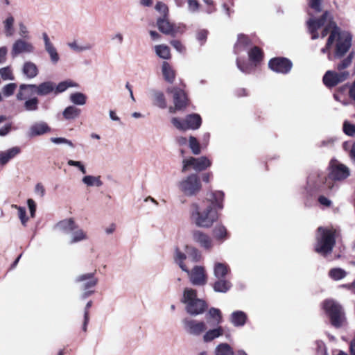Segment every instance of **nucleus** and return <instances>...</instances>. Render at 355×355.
<instances>
[{"label": "nucleus", "mask_w": 355, "mask_h": 355, "mask_svg": "<svg viewBox=\"0 0 355 355\" xmlns=\"http://www.w3.org/2000/svg\"><path fill=\"white\" fill-rule=\"evenodd\" d=\"M231 283L224 279H218L214 284L216 292L226 293L231 288Z\"/></svg>", "instance_id": "40"}, {"label": "nucleus", "mask_w": 355, "mask_h": 355, "mask_svg": "<svg viewBox=\"0 0 355 355\" xmlns=\"http://www.w3.org/2000/svg\"><path fill=\"white\" fill-rule=\"evenodd\" d=\"M170 44L178 52H179L180 53L185 52L184 46L179 40H171L170 42Z\"/></svg>", "instance_id": "58"}, {"label": "nucleus", "mask_w": 355, "mask_h": 355, "mask_svg": "<svg viewBox=\"0 0 355 355\" xmlns=\"http://www.w3.org/2000/svg\"><path fill=\"white\" fill-rule=\"evenodd\" d=\"M171 123L179 130L185 131L187 130H197L202 123L201 117L198 114H191L186 116L184 119L178 117H173Z\"/></svg>", "instance_id": "11"}, {"label": "nucleus", "mask_w": 355, "mask_h": 355, "mask_svg": "<svg viewBox=\"0 0 355 355\" xmlns=\"http://www.w3.org/2000/svg\"><path fill=\"white\" fill-rule=\"evenodd\" d=\"M184 329L190 335L198 336L205 334L207 330V324L204 321L184 318L182 320Z\"/></svg>", "instance_id": "13"}, {"label": "nucleus", "mask_w": 355, "mask_h": 355, "mask_svg": "<svg viewBox=\"0 0 355 355\" xmlns=\"http://www.w3.org/2000/svg\"><path fill=\"white\" fill-rule=\"evenodd\" d=\"M323 308L334 327H340L344 324L345 320L344 312L338 303L332 300H327L324 302Z\"/></svg>", "instance_id": "9"}, {"label": "nucleus", "mask_w": 355, "mask_h": 355, "mask_svg": "<svg viewBox=\"0 0 355 355\" xmlns=\"http://www.w3.org/2000/svg\"><path fill=\"white\" fill-rule=\"evenodd\" d=\"M214 239L219 243H223L228 238V233L226 227L221 224L214 227L212 230Z\"/></svg>", "instance_id": "30"}, {"label": "nucleus", "mask_w": 355, "mask_h": 355, "mask_svg": "<svg viewBox=\"0 0 355 355\" xmlns=\"http://www.w3.org/2000/svg\"><path fill=\"white\" fill-rule=\"evenodd\" d=\"M42 38L44 43V49L49 55L51 61L53 64H56L59 60L60 56L57 52L55 47L53 44L51 42L48 35L46 33H42Z\"/></svg>", "instance_id": "23"}, {"label": "nucleus", "mask_w": 355, "mask_h": 355, "mask_svg": "<svg viewBox=\"0 0 355 355\" xmlns=\"http://www.w3.org/2000/svg\"><path fill=\"white\" fill-rule=\"evenodd\" d=\"M51 141L55 144H66L71 148H74L72 141L64 137H51Z\"/></svg>", "instance_id": "55"}, {"label": "nucleus", "mask_w": 355, "mask_h": 355, "mask_svg": "<svg viewBox=\"0 0 355 355\" xmlns=\"http://www.w3.org/2000/svg\"><path fill=\"white\" fill-rule=\"evenodd\" d=\"M67 164L70 166L76 167L83 174H85L87 173L86 167L85 164L80 161H75L73 159H69L67 161Z\"/></svg>", "instance_id": "53"}, {"label": "nucleus", "mask_w": 355, "mask_h": 355, "mask_svg": "<svg viewBox=\"0 0 355 355\" xmlns=\"http://www.w3.org/2000/svg\"><path fill=\"white\" fill-rule=\"evenodd\" d=\"M215 355H234V352L227 343H220L215 349Z\"/></svg>", "instance_id": "43"}, {"label": "nucleus", "mask_w": 355, "mask_h": 355, "mask_svg": "<svg viewBox=\"0 0 355 355\" xmlns=\"http://www.w3.org/2000/svg\"><path fill=\"white\" fill-rule=\"evenodd\" d=\"M189 146L194 155H199L200 153V144L196 137L193 136L189 137Z\"/></svg>", "instance_id": "48"}, {"label": "nucleus", "mask_w": 355, "mask_h": 355, "mask_svg": "<svg viewBox=\"0 0 355 355\" xmlns=\"http://www.w3.org/2000/svg\"><path fill=\"white\" fill-rule=\"evenodd\" d=\"M24 109L27 112H35L39 107V99L37 97H32L24 100Z\"/></svg>", "instance_id": "35"}, {"label": "nucleus", "mask_w": 355, "mask_h": 355, "mask_svg": "<svg viewBox=\"0 0 355 355\" xmlns=\"http://www.w3.org/2000/svg\"><path fill=\"white\" fill-rule=\"evenodd\" d=\"M0 76L1 78L5 80H14L15 76L13 74V71L10 67H2L0 69Z\"/></svg>", "instance_id": "45"}, {"label": "nucleus", "mask_w": 355, "mask_h": 355, "mask_svg": "<svg viewBox=\"0 0 355 355\" xmlns=\"http://www.w3.org/2000/svg\"><path fill=\"white\" fill-rule=\"evenodd\" d=\"M209 316L213 319L216 324H220L223 322V317L220 311L216 308H211L208 313Z\"/></svg>", "instance_id": "46"}, {"label": "nucleus", "mask_w": 355, "mask_h": 355, "mask_svg": "<svg viewBox=\"0 0 355 355\" xmlns=\"http://www.w3.org/2000/svg\"><path fill=\"white\" fill-rule=\"evenodd\" d=\"M315 349L318 355H328L325 343L322 340H316L314 343Z\"/></svg>", "instance_id": "50"}, {"label": "nucleus", "mask_w": 355, "mask_h": 355, "mask_svg": "<svg viewBox=\"0 0 355 355\" xmlns=\"http://www.w3.org/2000/svg\"><path fill=\"white\" fill-rule=\"evenodd\" d=\"M78 85L71 80H67L60 83L57 86L55 85V93L58 94L64 92L69 87H77Z\"/></svg>", "instance_id": "44"}, {"label": "nucleus", "mask_w": 355, "mask_h": 355, "mask_svg": "<svg viewBox=\"0 0 355 355\" xmlns=\"http://www.w3.org/2000/svg\"><path fill=\"white\" fill-rule=\"evenodd\" d=\"M329 173L328 178L325 177L323 183L329 189H332L334 183L331 180L342 182L347 179L351 175L349 168L337 159H331L329 166Z\"/></svg>", "instance_id": "6"}, {"label": "nucleus", "mask_w": 355, "mask_h": 355, "mask_svg": "<svg viewBox=\"0 0 355 355\" xmlns=\"http://www.w3.org/2000/svg\"><path fill=\"white\" fill-rule=\"evenodd\" d=\"M111 40L118 44H121L123 42L124 37L121 33L116 32L112 36Z\"/></svg>", "instance_id": "60"}, {"label": "nucleus", "mask_w": 355, "mask_h": 355, "mask_svg": "<svg viewBox=\"0 0 355 355\" xmlns=\"http://www.w3.org/2000/svg\"><path fill=\"white\" fill-rule=\"evenodd\" d=\"M155 51L156 55L162 59L168 60L171 58L170 49L165 44L155 46Z\"/></svg>", "instance_id": "38"}, {"label": "nucleus", "mask_w": 355, "mask_h": 355, "mask_svg": "<svg viewBox=\"0 0 355 355\" xmlns=\"http://www.w3.org/2000/svg\"><path fill=\"white\" fill-rule=\"evenodd\" d=\"M81 110L73 105L67 107L63 112V116L67 120H73L80 115Z\"/></svg>", "instance_id": "32"}, {"label": "nucleus", "mask_w": 355, "mask_h": 355, "mask_svg": "<svg viewBox=\"0 0 355 355\" xmlns=\"http://www.w3.org/2000/svg\"><path fill=\"white\" fill-rule=\"evenodd\" d=\"M82 182L87 187H100L103 185V182L100 176H94L92 175H85L82 178Z\"/></svg>", "instance_id": "33"}, {"label": "nucleus", "mask_w": 355, "mask_h": 355, "mask_svg": "<svg viewBox=\"0 0 355 355\" xmlns=\"http://www.w3.org/2000/svg\"><path fill=\"white\" fill-rule=\"evenodd\" d=\"M76 225V223L73 218H67L58 223L55 227L58 230L69 235L71 232L75 228Z\"/></svg>", "instance_id": "28"}, {"label": "nucleus", "mask_w": 355, "mask_h": 355, "mask_svg": "<svg viewBox=\"0 0 355 355\" xmlns=\"http://www.w3.org/2000/svg\"><path fill=\"white\" fill-rule=\"evenodd\" d=\"M70 101L76 105H84L87 102V96L82 92H74L69 96Z\"/></svg>", "instance_id": "39"}, {"label": "nucleus", "mask_w": 355, "mask_h": 355, "mask_svg": "<svg viewBox=\"0 0 355 355\" xmlns=\"http://www.w3.org/2000/svg\"><path fill=\"white\" fill-rule=\"evenodd\" d=\"M248 320L247 314L243 311H234L230 315V322L235 327H243Z\"/></svg>", "instance_id": "25"}, {"label": "nucleus", "mask_w": 355, "mask_h": 355, "mask_svg": "<svg viewBox=\"0 0 355 355\" xmlns=\"http://www.w3.org/2000/svg\"><path fill=\"white\" fill-rule=\"evenodd\" d=\"M21 152V147L17 146L5 150L0 151V165L5 166L10 161L18 156Z\"/></svg>", "instance_id": "21"}, {"label": "nucleus", "mask_w": 355, "mask_h": 355, "mask_svg": "<svg viewBox=\"0 0 355 355\" xmlns=\"http://www.w3.org/2000/svg\"><path fill=\"white\" fill-rule=\"evenodd\" d=\"M347 272L340 268H334L329 271V276L334 281H339L345 278Z\"/></svg>", "instance_id": "42"}, {"label": "nucleus", "mask_w": 355, "mask_h": 355, "mask_svg": "<svg viewBox=\"0 0 355 355\" xmlns=\"http://www.w3.org/2000/svg\"><path fill=\"white\" fill-rule=\"evenodd\" d=\"M186 258V254L182 252L179 248L175 250L174 261L183 271H187V267L184 263V261Z\"/></svg>", "instance_id": "37"}, {"label": "nucleus", "mask_w": 355, "mask_h": 355, "mask_svg": "<svg viewBox=\"0 0 355 355\" xmlns=\"http://www.w3.org/2000/svg\"><path fill=\"white\" fill-rule=\"evenodd\" d=\"M34 50L33 44L23 40H17L12 45L11 55L13 58L23 53H31Z\"/></svg>", "instance_id": "18"}, {"label": "nucleus", "mask_w": 355, "mask_h": 355, "mask_svg": "<svg viewBox=\"0 0 355 355\" xmlns=\"http://www.w3.org/2000/svg\"><path fill=\"white\" fill-rule=\"evenodd\" d=\"M69 244H74L82 241H85L89 239V235L87 232L83 229L79 227L76 224L75 228L71 232L69 235Z\"/></svg>", "instance_id": "22"}, {"label": "nucleus", "mask_w": 355, "mask_h": 355, "mask_svg": "<svg viewBox=\"0 0 355 355\" xmlns=\"http://www.w3.org/2000/svg\"><path fill=\"white\" fill-rule=\"evenodd\" d=\"M13 207L18 210V214H19L20 220H21V223L24 225L28 220V218L26 216V209L24 207H19L17 205H14Z\"/></svg>", "instance_id": "56"}, {"label": "nucleus", "mask_w": 355, "mask_h": 355, "mask_svg": "<svg viewBox=\"0 0 355 355\" xmlns=\"http://www.w3.org/2000/svg\"><path fill=\"white\" fill-rule=\"evenodd\" d=\"M211 164V162L206 157L202 156L198 158L191 157L183 160L182 171H186L191 167L196 171H201L210 166Z\"/></svg>", "instance_id": "14"}, {"label": "nucleus", "mask_w": 355, "mask_h": 355, "mask_svg": "<svg viewBox=\"0 0 355 355\" xmlns=\"http://www.w3.org/2000/svg\"><path fill=\"white\" fill-rule=\"evenodd\" d=\"M51 131V128L44 121H38L33 123L28 131L30 137L40 136Z\"/></svg>", "instance_id": "20"}, {"label": "nucleus", "mask_w": 355, "mask_h": 355, "mask_svg": "<svg viewBox=\"0 0 355 355\" xmlns=\"http://www.w3.org/2000/svg\"><path fill=\"white\" fill-rule=\"evenodd\" d=\"M5 32L7 36H11L13 34V24H14V18L12 16H9L6 18V19L3 21Z\"/></svg>", "instance_id": "49"}, {"label": "nucleus", "mask_w": 355, "mask_h": 355, "mask_svg": "<svg viewBox=\"0 0 355 355\" xmlns=\"http://www.w3.org/2000/svg\"><path fill=\"white\" fill-rule=\"evenodd\" d=\"M177 186L179 191L187 197L196 196L202 189L200 178L196 174L182 178L178 182Z\"/></svg>", "instance_id": "7"}, {"label": "nucleus", "mask_w": 355, "mask_h": 355, "mask_svg": "<svg viewBox=\"0 0 355 355\" xmlns=\"http://www.w3.org/2000/svg\"><path fill=\"white\" fill-rule=\"evenodd\" d=\"M17 87V85L16 83H8L3 87L2 93L6 97H9L15 93Z\"/></svg>", "instance_id": "51"}, {"label": "nucleus", "mask_w": 355, "mask_h": 355, "mask_svg": "<svg viewBox=\"0 0 355 355\" xmlns=\"http://www.w3.org/2000/svg\"><path fill=\"white\" fill-rule=\"evenodd\" d=\"M182 302L185 304L187 312L193 316L203 313L207 308L205 302L197 297L196 291L186 288L183 292Z\"/></svg>", "instance_id": "5"}, {"label": "nucleus", "mask_w": 355, "mask_h": 355, "mask_svg": "<svg viewBox=\"0 0 355 355\" xmlns=\"http://www.w3.org/2000/svg\"><path fill=\"white\" fill-rule=\"evenodd\" d=\"M75 281L80 284V288L83 291L80 295L83 300L86 299L94 293L93 288L98 282V278L95 277V272L80 275L76 278Z\"/></svg>", "instance_id": "10"}, {"label": "nucleus", "mask_w": 355, "mask_h": 355, "mask_svg": "<svg viewBox=\"0 0 355 355\" xmlns=\"http://www.w3.org/2000/svg\"><path fill=\"white\" fill-rule=\"evenodd\" d=\"M187 3L189 12L194 13L198 11L200 4L197 0H187Z\"/></svg>", "instance_id": "57"}, {"label": "nucleus", "mask_w": 355, "mask_h": 355, "mask_svg": "<svg viewBox=\"0 0 355 355\" xmlns=\"http://www.w3.org/2000/svg\"><path fill=\"white\" fill-rule=\"evenodd\" d=\"M322 0H309V6L316 12L321 11Z\"/></svg>", "instance_id": "59"}, {"label": "nucleus", "mask_w": 355, "mask_h": 355, "mask_svg": "<svg viewBox=\"0 0 355 355\" xmlns=\"http://www.w3.org/2000/svg\"><path fill=\"white\" fill-rule=\"evenodd\" d=\"M189 275L190 282L195 286H203L207 284V277L204 267L196 266L192 270L185 271Z\"/></svg>", "instance_id": "16"}, {"label": "nucleus", "mask_w": 355, "mask_h": 355, "mask_svg": "<svg viewBox=\"0 0 355 355\" xmlns=\"http://www.w3.org/2000/svg\"><path fill=\"white\" fill-rule=\"evenodd\" d=\"M150 97L154 105L162 109L166 107V100L162 92L153 89L150 91Z\"/></svg>", "instance_id": "27"}, {"label": "nucleus", "mask_w": 355, "mask_h": 355, "mask_svg": "<svg viewBox=\"0 0 355 355\" xmlns=\"http://www.w3.org/2000/svg\"><path fill=\"white\" fill-rule=\"evenodd\" d=\"M192 241L201 248L210 251L214 247V241L207 233L199 230H193L191 233Z\"/></svg>", "instance_id": "15"}, {"label": "nucleus", "mask_w": 355, "mask_h": 355, "mask_svg": "<svg viewBox=\"0 0 355 355\" xmlns=\"http://www.w3.org/2000/svg\"><path fill=\"white\" fill-rule=\"evenodd\" d=\"M166 92L168 94H172L174 107H169L171 113H175L176 110H180L184 108L187 105V97L184 92L180 88L171 87H168Z\"/></svg>", "instance_id": "12"}, {"label": "nucleus", "mask_w": 355, "mask_h": 355, "mask_svg": "<svg viewBox=\"0 0 355 355\" xmlns=\"http://www.w3.org/2000/svg\"><path fill=\"white\" fill-rule=\"evenodd\" d=\"M55 89V83L51 81L43 82L39 85L21 84L16 94V99L22 101L26 97L33 94L38 96H47Z\"/></svg>", "instance_id": "4"}, {"label": "nucleus", "mask_w": 355, "mask_h": 355, "mask_svg": "<svg viewBox=\"0 0 355 355\" xmlns=\"http://www.w3.org/2000/svg\"><path fill=\"white\" fill-rule=\"evenodd\" d=\"M229 272L228 266L223 263H216L214 267V274L217 279H223Z\"/></svg>", "instance_id": "34"}, {"label": "nucleus", "mask_w": 355, "mask_h": 355, "mask_svg": "<svg viewBox=\"0 0 355 355\" xmlns=\"http://www.w3.org/2000/svg\"><path fill=\"white\" fill-rule=\"evenodd\" d=\"M223 334L224 329L223 327L220 324H216L215 327L205 331V334L202 336V340L204 343H208L222 336Z\"/></svg>", "instance_id": "24"}, {"label": "nucleus", "mask_w": 355, "mask_h": 355, "mask_svg": "<svg viewBox=\"0 0 355 355\" xmlns=\"http://www.w3.org/2000/svg\"><path fill=\"white\" fill-rule=\"evenodd\" d=\"M311 38L315 40L320 37L317 30L324 26L321 33V37H324L329 32L330 35L327 40L326 46L321 49L322 53L328 54V59H340L349 50L352 45V37L345 31H341L332 21L328 12H325L321 18L311 17L307 21Z\"/></svg>", "instance_id": "1"}, {"label": "nucleus", "mask_w": 355, "mask_h": 355, "mask_svg": "<svg viewBox=\"0 0 355 355\" xmlns=\"http://www.w3.org/2000/svg\"><path fill=\"white\" fill-rule=\"evenodd\" d=\"M155 9L162 15V17H168V8L164 3L157 1L155 4Z\"/></svg>", "instance_id": "52"}, {"label": "nucleus", "mask_w": 355, "mask_h": 355, "mask_svg": "<svg viewBox=\"0 0 355 355\" xmlns=\"http://www.w3.org/2000/svg\"><path fill=\"white\" fill-rule=\"evenodd\" d=\"M268 66L271 70L275 72L286 73L291 71L292 63L286 58H276L270 60Z\"/></svg>", "instance_id": "17"}, {"label": "nucleus", "mask_w": 355, "mask_h": 355, "mask_svg": "<svg viewBox=\"0 0 355 355\" xmlns=\"http://www.w3.org/2000/svg\"><path fill=\"white\" fill-rule=\"evenodd\" d=\"M248 55L250 60L255 63L261 60L263 56L261 50L256 46L249 51Z\"/></svg>", "instance_id": "47"}, {"label": "nucleus", "mask_w": 355, "mask_h": 355, "mask_svg": "<svg viewBox=\"0 0 355 355\" xmlns=\"http://www.w3.org/2000/svg\"><path fill=\"white\" fill-rule=\"evenodd\" d=\"M35 192L37 195L40 197H43L45 193V189L44 186L41 183H37L35 187Z\"/></svg>", "instance_id": "61"}, {"label": "nucleus", "mask_w": 355, "mask_h": 355, "mask_svg": "<svg viewBox=\"0 0 355 355\" xmlns=\"http://www.w3.org/2000/svg\"><path fill=\"white\" fill-rule=\"evenodd\" d=\"M224 193L210 191L205 199L192 202L189 205V218L199 228L209 229L219 218L218 211L223 209Z\"/></svg>", "instance_id": "2"}, {"label": "nucleus", "mask_w": 355, "mask_h": 355, "mask_svg": "<svg viewBox=\"0 0 355 355\" xmlns=\"http://www.w3.org/2000/svg\"><path fill=\"white\" fill-rule=\"evenodd\" d=\"M185 252L189 257L192 259L193 262H198L201 259V252L196 248L187 245H185Z\"/></svg>", "instance_id": "41"}, {"label": "nucleus", "mask_w": 355, "mask_h": 355, "mask_svg": "<svg viewBox=\"0 0 355 355\" xmlns=\"http://www.w3.org/2000/svg\"><path fill=\"white\" fill-rule=\"evenodd\" d=\"M249 43L250 40L245 35H239L238 37L237 42L234 46L235 53L238 54L243 51H245L248 46L249 45Z\"/></svg>", "instance_id": "36"}, {"label": "nucleus", "mask_w": 355, "mask_h": 355, "mask_svg": "<svg viewBox=\"0 0 355 355\" xmlns=\"http://www.w3.org/2000/svg\"><path fill=\"white\" fill-rule=\"evenodd\" d=\"M27 203H28V206L29 209H30L31 216L32 217H34L35 212V210H36L35 203L34 200H32V199H28V201H27Z\"/></svg>", "instance_id": "63"}, {"label": "nucleus", "mask_w": 355, "mask_h": 355, "mask_svg": "<svg viewBox=\"0 0 355 355\" xmlns=\"http://www.w3.org/2000/svg\"><path fill=\"white\" fill-rule=\"evenodd\" d=\"M236 64L238 68L243 73H248L250 72V67L242 64L239 59L236 60Z\"/></svg>", "instance_id": "62"}, {"label": "nucleus", "mask_w": 355, "mask_h": 355, "mask_svg": "<svg viewBox=\"0 0 355 355\" xmlns=\"http://www.w3.org/2000/svg\"><path fill=\"white\" fill-rule=\"evenodd\" d=\"M21 71L26 78L33 79L37 76L39 69L35 63L27 61L24 63Z\"/></svg>", "instance_id": "26"}, {"label": "nucleus", "mask_w": 355, "mask_h": 355, "mask_svg": "<svg viewBox=\"0 0 355 355\" xmlns=\"http://www.w3.org/2000/svg\"><path fill=\"white\" fill-rule=\"evenodd\" d=\"M353 58L354 53L350 52L345 58L338 64V72L331 70L327 71L323 76L324 84L328 87H332L347 80L349 73L344 71V69L351 65Z\"/></svg>", "instance_id": "3"}, {"label": "nucleus", "mask_w": 355, "mask_h": 355, "mask_svg": "<svg viewBox=\"0 0 355 355\" xmlns=\"http://www.w3.org/2000/svg\"><path fill=\"white\" fill-rule=\"evenodd\" d=\"M343 132L348 136L353 137L355 135V125L345 121L343 123Z\"/></svg>", "instance_id": "54"}, {"label": "nucleus", "mask_w": 355, "mask_h": 355, "mask_svg": "<svg viewBox=\"0 0 355 355\" xmlns=\"http://www.w3.org/2000/svg\"><path fill=\"white\" fill-rule=\"evenodd\" d=\"M335 244V238L334 232L331 230L318 228V236L315 245V251L322 254L327 255L330 253Z\"/></svg>", "instance_id": "8"}, {"label": "nucleus", "mask_w": 355, "mask_h": 355, "mask_svg": "<svg viewBox=\"0 0 355 355\" xmlns=\"http://www.w3.org/2000/svg\"><path fill=\"white\" fill-rule=\"evenodd\" d=\"M162 72L166 81L173 83L175 78V72L171 65L167 62H163Z\"/></svg>", "instance_id": "31"}, {"label": "nucleus", "mask_w": 355, "mask_h": 355, "mask_svg": "<svg viewBox=\"0 0 355 355\" xmlns=\"http://www.w3.org/2000/svg\"><path fill=\"white\" fill-rule=\"evenodd\" d=\"M157 24L159 30L166 35H175L180 32L179 27L171 24L167 17H159L157 21Z\"/></svg>", "instance_id": "19"}, {"label": "nucleus", "mask_w": 355, "mask_h": 355, "mask_svg": "<svg viewBox=\"0 0 355 355\" xmlns=\"http://www.w3.org/2000/svg\"><path fill=\"white\" fill-rule=\"evenodd\" d=\"M318 201L322 205L325 207H330L331 205V201L324 196H320Z\"/></svg>", "instance_id": "64"}, {"label": "nucleus", "mask_w": 355, "mask_h": 355, "mask_svg": "<svg viewBox=\"0 0 355 355\" xmlns=\"http://www.w3.org/2000/svg\"><path fill=\"white\" fill-rule=\"evenodd\" d=\"M67 46L70 49L76 53L89 51H91L94 47V45L91 43L85 42L84 44H80L77 40L68 42Z\"/></svg>", "instance_id": "29"}]
</instances>
